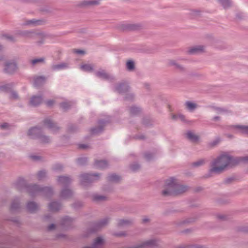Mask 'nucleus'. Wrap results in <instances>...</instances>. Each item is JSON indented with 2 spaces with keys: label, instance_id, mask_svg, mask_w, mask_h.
<instances>
[{
  "label": "nucleus",
  "instance_id": "obj_1",
  "mask_svg": "<svg viewBox=\"0 0 248 248\" xmlns=\"http://www.w3.org/2000/svg\"><path fill=\"white\" fill-rule=\"evenodd\" d=\"M240 162V157H234L228 154L219 155L213 160L209 172L210 174H220L228 168H232Z\"/></svg>",
  "mask_w": 248,
  "mask_h": 248
},
{
  "label": "nucleus",
  "instance_id": "obj_2",
  "mask_svg": "<svg viewBox=\"0 0 248 248\" xmlns=\"http://www.w3.org/2000/svg\"><path fill=\"white\" fill-rule=\"evenodd\" d=\"M165 184V189L162 191L164 196L181 195L189 189L187 186L181 184L179 180L174 177L166 179Z\"/></svg>",
  "mask_w": 248,
  "mask_h": 248
},
{
  "label": "nucleus",
  "instance_id": "obj_3",
  "mask_svg": "<svg viewBox=\"0 0 248 248\" xmlns=\"http://www.w3.org/2000/svg\"><path fill=\"white\" fill-rule=\"evenodd\" d=\"M27 191L31 197L40 193L43 196L50 197L53 194V188L51 187H42L36 184L28 185Z\"/></svg>",
  "mask_w": 248,
  "mask_h": 248
},
{
  "label": "nucleus",
  "instance_id": "obj_4",
  "mask_svg": "<svg viewBox=\"0 0 248 248\" xmlns=\"http://www.w3.org/2000/svg\"><path fill=\"white\" fill-rule=\"evenodd\" d=\"M100 176L99 173H84L79 176L80 184L83 186H87L92 183L98 181Z\"/></svg>",
  "mask_w": 248,
  "mask_h": 248
},
{
  "label": "nucleus",
  "instance_id": "obj_5",
  "mask_svg": "<svg viewBox=\"0 0 248 248\" xmlns=\"http://www.w3.org/2000/svg\"><path fill=\"white\" fill-rule=\"evenodd\" d=\"M4 61L3 65L4 66V71L5 73L8 74H13L15 73L17 69V65L14 61H5L4 56H0V62Z\"/></svg>",
  "mask_w": 248,
  "mask_h": 248
},
{
  "label": "nucleus",
  "instance_id": "obj_6",
  "mask_svg": "<svg viewBox=\"0 0 248 248\" xmlns=\"http://www.w3.org/2000/svg\"><path fill=\"white\" fill-rule=\"evenodd\" d=\"M109 220V218L105 217L99 221L92 223L91 228L89 229L90 232H96L105 227L108 224Z\"/></svg>",
  "mask_w": 248,
  "mask_h": 248
},
{
  "label": "nucleus",
  "instance_id": "obj_7",
  "mask_svg": "<svg viewBox=\"0 0 248 248\" xmlns=\"http://www.w3.org/2000/svg\"><path fill=\"white\" fill-rule=\"evenodd\" d=\"M110 120L108 118L107 119L100 120L98 122V126L91 129V132L93 134H97L102 132L106 124L109 123Z\"/></svg>",
  "mask_w": 248,
  "mask_h": 248
},
{
  "label": "nucleus",
  "instance_id": "obj_8",
  "mask_svg": "<svg viewBox=\"0 0 248 248\" xmlns=\"http://www.w3.org/2000/svg\"><path fill=\"white\" fill-rule=\"evenodd\" d=\"M130 86L126 81H123L117 83L115 86V91L119 93H124L130 90Z\"/></svg>",
  "mask_w": 248,
  "mask_h": 248
},
{
  "label": "nucleus",
  "instance_id": "obj_9",
  "mask_svg": "<svg viewBox=\"0 0 248 248\" xmlns=\"http://www.w3.org/2000/svg\"><path fill=\"white\" fill-rule=\"evenodd\" d=\"M157 245V240L155 239L144 241L141 244L136 245L131 248H152Z\"/></svg>",
  "mask_w": 248,
  "mask_h": 248
},
{
  "label": "nucleus",
  "instance_id": "obj_10",
  "mask_svg": "<svg viewBox=\"0 0 248 248\" xmlns=\"http://www.w3.org/2000/svg\"><path fill=\"white\" fill-rule=\"evenodd\" d=\"M74 219L69 217H63L61 221V226L63 230H67L73 228Z\"/></svg>",
  "mask_w": 248,
  "mask_h": 248
},
{
  "label": "nucleus",
  "instance_id": "obj_11",
  "mask_svg": "<svg viewBox=\"0 0 248 248\" xmlns=\"http://www.w3.org/2000/svg\"><path fill=\"white\" fill-rule=\"evenodd\" d=\"M100 4L99 0H84L78 4V6L83 8H89Z\"/></svg>",
  "mask_w": 248,
  "mask_h": 248
},
{
  "label": "nucleus",
  "instance_id": "obj_12",
  "mask_svg": "<svg viewBox=\"0 0 248 248\" xmlns=\"http://www.w3.org/2000/svg\"><path fill=\"white\" fill-rule=\"evenodd\" d=\"M43 124L54 133H57L60 129V127L50 119H45L43 121Z\"/></svg>",
  "mask_w": 248,
  "mask_h": 248
},
{
  "label": "nucleus",
  "instance_id": "obj_13",
  "mask_svg": "<svg viewBox=\"0 0 248 248\" xmlns=\"http://www.w3.org/2000/svg\"><path fill=\"white\" fill-rule=\"evenodd\" d=\"M204 52L205 46L202 45H198L189 47L187 51V53L190 55H196Z\"/></svg>",
  "mask_w": 248,
  "mask_h": 248
},
{
  "label": "nucleus",
  "instance_id": "obj_14",
  "mask_svg": "<svg viewBox=\"0 0 248 248\" xmlns=\"http://www.w3.org/2000/svg\"><path fill=\"white\" fill-rule=\"evenodd\" d=\"M95 75L99 78L108 81L115 80L113 76L107 73L104 70H101L96 72Z\"/></svg>",
  "mask_w": 248,
  "mask_h": 248
},
{
  "label": "nucleus",
  "instance_id": "obj_15",
  "mask_svg": "<svg viewBox=\"0 0 248 248\" xmlns=\"http://www.w3.org/2000/svg\"><path fill=\"white\" fill-rule=\"evenodd\" d=\"M42 133V129L38 127L35 126L30 129L28 134L32 139H38Z\"/></svg>",
  "mask_w": 248,
  "mask_h": 248
},
{
  "label": "nucleus",
  "instance_id": "obj_16",
  "mask_svg": "<svg viewBox=\"0 0 248 248\" xmlns=\"http://www.w3.org/2000/svg\"><path fill=\"white\" fill-rule=\"evenodd\" d=\"M43 101V98L41 95H33L31 97L29 104L32 106L37 107L40 105Z\"/></svg>",
  "mask_w": 248,
  "mask_h": 248
},
{
  "label": "nucleus",
  "instance_id": "obj_17",
  "mask_svg": "<svg viewBox=\"0 0 248 248\" xmlns=\"http://www.w3.org/2000/svg\"><path fill=\"white\" fill-rule=\"evenodd\" d=\"M26 208L30 213H34L39 210V206L34 202H29L27 203Z\"/></svg>",
  "mask_w": 248,
  "mask_h": 248
},
{
  "label": "nucleus",
  "instance_id": "obj_18",
  "mask_svg": "<svg viewBox=\"0 0 248 248\" xmlns=\"http://www.w3.org/2000/svg\"><path fill=\"white\" fill-rule=\"evenodd\" d=\"M231 127L237 129V133L248 136V126L237 124L232 125Z\"/></svg>",
  "mask_w": 248,
  "mask_h": 248
},
{
  "label": "nucleus",
  "instance_id": "obj_19",
  "mask_svg": "<svg viewBox=\"0 0 248 248\" xmlns=\"http://www.w3.org/2000/svg\"><path fill=\"white\" fill-rule=\"evenodd\" d=\"M73 195L72 190L69 188H64L60 192V197L62 199H68L71 198Z\"/></svg>",
  "mask_w": 248,
  "mask_h": 248
},
{
  "label": "nucleus",
  "instance_id": "obj_20",
  "mask_svg": "<svg viewBox=\"0 0 248 248\" xmlns=\"http://www.w3.org/2000/svg\"><path fill=\"white\" fill-rule=\"evenodd\" d=\"M104 240L101 237H98L94 239L92 246L85 247L83 248H102Z\"/></svg>",
  "mask_w": 248,
  "mask_h": 248
},
{
  "label": "nucleus",
  "instance_id": "obj_21",
  "mask_svg": "<svg viewBox=\"0 0 248 248\" xmlns=\"http://www.w3.org/2000/svg\"><path fill=\"white\" fill-rule=\"evenodd\" d=\"M71 179L66 176H60L58 178V183L63 186H67L71 183Z\"/></svg>",
  "mask_w": 248,
  "mask_h": 248
},
{
  "label": "nucleus",
  "instance_id": "obj_22",
  "mask_svg": "<svg viewBox=\"0 0 248 248\" xmlns=\"http://www.w3.org/2000/svg\"><path fill=\"white\" fill-rule=\"evenodd\" d=\"M27 186L28 185L26 184L25 180L22 178L19 179L15 184V188L19 191H21L24 188H26L27 190Z\"/></svg>",
  "mask_w": 248,
  "mask_h": 248
},
{
  "label": "nucleus",
  "instance_id": "obj_23",
  "mask_svg": "<svg viewBox=\"0 0 248 248\" xmlns=\"http://www.w3.org/2000/svg\"><path fill=\"white\" fill-rule=\"evenodd\" d=\"M133 223V220L129 219H119L117 220V226L118 227H123L129 226Z\"/></svg>",
  "mask_w": 248,
  "mask_h": 248
},
{
  "label": "nucleus",
  "instance_id": "obj_24",
  "mask_svg": "<svg viewBox=\"0 0 248 248\" xmlns=\"http://www.w3.org/2000/svg\"><path fill=\"white\" fill-rule=\"evenodd\" d=\"M169 65L170 66H173L174 68L180 71H184L185 68L181 64H179L177 61L175 60H170L169 61Z\"/></svg>",
  "mask_w": 248,
  "mask_h": 248
},
{
  "label": "nucleus",
  "instance_id": "obj_25",
  "mask_svg": "<svg viewBox=\"0 0 248 248\" xmlns=\"http://www.w3.org/2000/svg\"><path fill=\"white\" fill-rule=\"evenodd\" d=\"M69 67V64L66 62H61L57 64L52 65L51 68L53 71H58L64 69L68 68Z\"/></svg>",
  "mask_w": 248,
  "mask_h": 248
},
{
  "label": "nucleus",
  "instance_id": "obj_26",
  "mask_svg": "<svg viewBox=\"0 0 248 248\" xmlns=\"http://www.w3.org/2000/svg\"><path fill=\"white\" fill-rule=\"evenodd\" d=\"M94 165L97 168L104 169L108 167V164L105 160H96L94 162Z\"/></svg>",
  "mask_w": 248,
  "mask_h": 248
},
{
  "label": "nucleus",
  "instance_id": "obj_27",
  "mask_svg": "<svg viewBox=\"0 0 248 248\" xmlns=\"http://www.w3.org/2000/svg\"><path fill=\"white\" fill-rule=\"evenodd\" d=\"M46 78L45 77L37 76L34 78V85L35 87H39L42 85L46 81Z\"/></svg>",
  "mask_w": 248,
  "mask_h": 248
},
{
  "label": "nucleus",
  "instance_id": "obj_28",
  "mask_svg": "<svg viewBox=\"0 0 248 248\" xmlns=\"http://www.w3.org/2000/svg\"><path fill=\"white\" fill-rule=\"evenodd\" d=\"M186 138L193 142H196L199 140V137L196 135H195L194 133H193L191 131H187L186 134Z\"/></svg>",
  "mask_w": 248,
  "mask_h": 248
},
{
  "label": "nucleus",
  "instance_id": "obj_29",
  "mask_svg": "<svg viewBox=\"0 0 248 248\" xmlns=\"http://www.w3.org/2000/svg\"><path fill=\"white\" fill-rule=\"evenodd\" d=\"M61 206V204L59 202H53L49 203L48 207L51 211L56 212L59 210Z\"/></svg>",
  "mask_w": 248,
  "mask_h": 248
},
{
  "label": "nucleus",
  "instance_id": "obj_30",
  "mask_svg": "<svg viewBox=\"0 0 248 248\" xmlns=\"http://www.w3.org/2000/svg\"><path fill=\"white\" fill-rule=\"evenodd\" d=\"M19 200L18 198L15 199L11 203V210L13 212L17 211L20 209Z\"/></svg>",
  "mask_w": 248,
  "mask_h": 248
},
{
  "label": "nucleus",
  "instance_id": "obj_31",
  "mask_svg": "<svg viewBox=\"0 0 248 248\" xmlns=\"http://www.w3.org/2000/svg\"><path fill=\"white\" fill-rule=\"evenodd\" d=\"M107 180L109 182L119 183L121 180V177L116 174H111L108 176Z\"/></svg>",
  "mask_w": 248,
  "mask_h": 248
},
{
  "label": "nucleus",
  "instance_id": "obj_32",
  "mask_svg": "<svg viewBox=\"0 0 248 248\" xmlns=\"http://www.w3.org/2000/svg\"><path fill=\"white\" fill-rule=\"evenodd\" d=\"M14 86L13 83H11L0 86V91L6 93L10 92Z\"/></svg>",
  "mask_w": 248,
  "mask_h": 248
},
{
  "label": "nucleus",
  "instance_id": "obj_33",
  "mask_svg": "<svg viewBox=\"0 0 248 248\" xmlns=\"http://www.w3.org/2000/svg\"><path fill=\"white\" fill-rule=\"evenodd\" d=\"M45 62V58L44 57H40L35 58L30 61V63L32 66H34L37 64L44 63Z\"/></svg>",
  "mask_w": 248,
  "mask_h": 248
},
{
  "label": "nucleus",
  "instance_id": "obj_34",
  "mask_svg": "<svg viewBox=\"0 0 248 248\" xmlns=\"http://www.w3.org/2000/svg\"><path fill=\"white\" fill-rule=\"evenodd\" d=\"M43 23V21L42 20L32 19L27 21L25 24L26 25L37 26L42 24Z\"/></svg>",
  "mask_w": 248,
  "mask_h": 248
},
{
  "label": "nucleus",
  "instance_id": "obj_35",
  "mask_svg": "<svg viewBox=\"0 0 248 248\" xmlns=\"http://www.w3.org/2000/svg\"><path fill=\"white\" fill-rule=\"evenodd\" d=\"M185 105L186 108L189 111H192L195 110L197 107L196 104L190 102V101H186L185 102Z\"/></svg>",
  "mask_w": 248,
  "mask_h": 248
},
{
  "label": "nucleus",
  "instance_id": "obj_36",
  "mask_svg": "<svg viewBox=\"0 0 248 248\" xmlns=\"http://www.w3.org/2000/svg\"><path fill=\"white\" fill-rule=\"evenodd\" d=\"M38 139L39 140L40 142L43 143H48L51 141L49 136L44 135L42 133L40 135Z\"/></svg>",
  "mask_w": 248,
  "mask_h": 248
},
{
  "label": "nucleus",
  "instance_id": "obj_37",
  "mask_svg": "<svg viewBox=\"0 0 248 248\" xmlns=\"http://www.w3.org/2000/svg\"><path fill=\"white\" fill-rule=\"evenodd\" d=\"M126 68L128 71H133L135 69L134 62L132 60H128L126 63Z\"/></svg>",
  "mask_w": 248,
  "mask_h": 248
},
{
  "label": "nucleus",
  "instance_id": "obj_38",
  "mask_svg": "<svg viewBox=\"0 0 248 248\" xmlns=\"http://www.w3.org/2000/svg\"><path fill=\"white\" fill-rule=\"evenodd\" d=\"M206 162L205 159L202 158L193 162L191 165L192 167L197 168L203 165Z\"/></svg>",
  "mask_w": 248,
  "mask_h": 248
},
{
  "label": "nucleus",
  "instance_id": "obj_39",
  "mask_svg": "<svg viewBox=\"0 0 248 248\" xmlns=\"http://www.w3.org/2000/svg\"><path fill=\"white\" fill-rule=\"evenodd\" d=\"M141 111V109L140 108L135 106H132L130 108V113L132 115H136Z\"/></svg>",
  "mask_w": 248,
  "mask_h": 248
},
{
  "label": "nucleus",
  "instance_id": "obj_40",
  "mask_svg": "<svg viewBox=\"0 0 248 248\" xmlns=\"http://www.w3.org/2000/svg\"><path fill=\"white\" fill-rule=\"evenodd\" d=\"M107 197L102 195H99L97 194L93 195V200L94 202H99L101 201H106Z\"/></svg>",
  "mask_w": 248,
  "mask_h": 248
},
{
  "label": "nucleus",
  "instance_id": "obj_41",
  "mask_svg": "<svg viewBox=\"0 0 248 248\" xmlns=\"http://www.w3.org/2000/svg\"><path fill=\"white\" fill-rule=\"evenodd\" d=\"M212 109H213L214 110L216 111V112L218 114L220 113H230L231 111L225 109L224 108H219V107H211Z\"/></svg>",
  "mask_w": 248,
  "mask_h": 248
},
{
  "label": "nucleus",
  "instance_id": "obj_42",
  "mask_svg": "<svg viewBox=\"0 0 248 248\" xmlns=\"http://www.w3.org/2000/svg\"><path fill=\"white\" fill-rule=\"evenodd\" d=\"M46 177V171L45 170H41L37 173V179L39 181L42 180Z\"/></svg>",
  "mask_w": 248,
  "mask_h": 248
},
{
  "label": "nucleus",
  "instance_id": "obj_43",
  "mask_svg": "<svg viewBox=\"0 0 248 248\" xmlns=\"http://www.w3.org/2000/svg\"><path fill=\"white\" fill-rule=\"evenodd\" d=\"M218 1L225 9L228 8L231 6L230 0H218Z\"/></svg>",
  "mask_w": 248,
  "mask_h": 248
},
{
  "label": "nucleus",
  "instance_id": "obj_44",
  "mask_svg": "<svg viewBox=\"0 0 248 248\" xmlns=\"http://www.w3.org/2000/svg\"><path fill=\"white\" fill-rule=\"evenodd\" d=\"M80 68L82 70L87 72H91L93 70V67L91 64H83L81 65Z\"/></svg>",
  "mask_w": 248,
  "mask_h": 248
},
{
  "label": "nucleus",
  "instance_id": "obj_45",
  "mask_svg": "<svg viewBox=\"0 0 248 248\" xmlns=\"http://www.w3.org/2000/svg\"><path fill=\"white\" fill-rule=\"evenodd\" d=\"M71 106V103L70 102H63L60 104V107L64 110L69 109Z\"/></svg>",
  "mask_w": 248,
  "mask_h": 248
},
{
  "label": "nucleus",
  "instance_id": "obj_46",
  "mask_svg": "<svg viewBox=\"0 0 248 248\" xmlns=\"http://www.w3.org/2000/svg\"><path fill=\"white\" fill-rule=\"evenodd\" d=\"M140 168V164L134 163L130 165V169L133 172H136L139 170Z\"/></svg>",
  "mask_w": 248,
  "mask_h": 248
},
{
  "label": "nucleus",
  "instance_id": "obj_47",
  "mask_svg": "<svg viewBox=\"0 0 248 248\" xmlns=\"http://www.w3.org/2000/svg\"><path fill=\"white\" fill-rule=\"evenodd\" d=\"M1 37L2 38H4L11 42H16V39H15V38L11 35H9V34H3L1 35Z\"/></svg>",
  "mask_w": 248,
  "mask_h": 248
},
{
  "label": "nucleus",
  "instance_id": "obj_48",
  "mask_svg": "<svg viewBox=\"0 0 248 248\" xmlns=\"http://www.w3.org/2000/svg\"><path fill=\"white\" fill-rule=\"evenodd\" d=\"M112 235L116 236V237H125L127 236V233L125 232H113L112 233Z\"/></svg>",
  "mask_w": 248,
  "mask_h": 248
},
{
  "label": "nucleus",
  "instance_id": "obj_49",
  "mask_svg": "<svg viewBox=\"0 0 248 248\" xmlns=\"http://www.w3.org/2000/svg\"><path fill=\"white\" fill-rule=\"evenodd\" d=\"M78 127L74 124H70L68 127V132L69 133H73L77 131Z\"/></svg>",
  "mask_w": 248,
  "mask_h": 248
},
{
  "label": "nucleus",
  "instance_id": "obj_50",
  "mask_svg": "<svg viewBox=\"0 0 248 248\" xmlns=\"http://www.w3.org/2000/svg\"><path fill=\"white\" fill-rule=\"evenodd\" d=\"M87 159L86 157H80L77 159V163L79 165H84L86 163Z\"/></svg>",
  "mask_w": 248,
  "mask_h": 248
},
{
  "label": "nucleus",
  "instance_id": "obj_51",
  "mask_svg": "<svg viewBox=\"0 0 248 248\" xmlns=\"http://www.w3.org/2000/svg\"><path fill=\"white\" fill-rule=\"evenodd\" d=\"M144 158L148 161H149L153 159L154 155L150 153H146L144 155Z\"/></svg>",
  "mask_w": 248,
  "mask_h": 248
},
{
  "label": "nucleus",
  "instance_id": "obj_52",
  "mask_svg": "<svg viewBox=\"0 0 248 248\" xmlns=\"http://www.w3.org/2000/svg\"><path fill=\"white\" fill-rule=\"evenodd\" d=\"M53 169L55 171H61L63 169V166L60 164H56L53 166Z\"/></svg>",
  "mask_w": 248,
  "mask_h": 248
},
{
  "label": "nucleus",
  "instance_id": "obj_53",
  "mask_svg": "<svg viewBox=\"0 0 248 248\" xmlns=\"http://www.w3.org/2000/svg\"><path fill=\"white\" fill-rule=\"evenodd\" d=\"M10 93H11V95H10L11 98L13 99H17L18 98V95L17 92L12 90Z\"/></svg>",
  "mask_w": 248,
  "mask_h": 248
},
{
  "label": "nucleus",
  "instance_id": "obj_54",
  "mask_svg": "<svg viewBox=\"0 0 248 248\" xmlns=\"http://www.w3.org/2000/svg\"><path fill=\"white\" fill-rule=\"evenodd\" d=\"M134 98V95L133 93H127L124 97V100L127 101H132Z\"/></svg>",
  "mask_w": 248,
  "mask_h": 248
},
{
  "label": "nucleus",
  "instance_id": "obj_55",
  "mask_svg": "<svg viewBox=\"0 0 248 248\" xmlns=\"http://www.w3.org/2000/svg\"><path fill=\"white\" fill-rule=\"evenodd\" d=\"M83 206V203L81 202H77L73 204V207L75 209H78Z\"/></svg>",
  "mask_w": 248,
  "mask_h": 248
},
{
  "label": "nucleus",
  "instance_id": "obj_56",
  "mask_svg": "<svg viewBox=\"0 0 248 248\" xmlns=\"http://www.w3.org/2000/svg\"><path fill=\"white\" fill-rule=\"evenodd\" d=\"M143 124L146 126H148L152 124L151 121L149 118H144L142 121Z\"/></svg>",
  "mask_w": 248,
  "mask_h": 248
},
{
  "label": "nucleus",
  "instance_id": "obj_57",
  "mask_svg": "<svg viewBox=\"0 0 248 248\" xmlns=\"http://www.w3.org/2000/svg\"><path fill=\"white\" fill-rule=\"evenodd\" d=\"M130 28L133 30H137L141 28V25L140 24H132L130 25Z\"/></svg>",
  "mask_w": 248,
  "mask_h": 248
},
{
  "label": "nucleus",
  "instance_id": "obj_58",
  "mask_svg": "<svg viewBox=\"0 0 248 248\" xmlns=\"http://www.w3.org/2000/svg\"><path fill=\"white\" fill-rule=\"evenodd\" d=\"M10 124L7 123H4L0 125V128L2 129H9L10 127Z\"/></svg>",
  "mask_w": 248,
  "mask_h": 248
},
{
  "label": "nucleus",
  "instance_id": "obj_59",
  "mask_svg": "<svg viewBox=\"0 0 248 248\" xmlns=\"http://www.w3.org/2000/svg\"><path fill=\"white\" fill-rule=\"evenodd\" d=\"M45 103L47 107H50L53 105L54 104V101L53 100H49L46 101Z\"/></svg>",
  "mask_w": 248,
  "mask_h": 248
},
{
  "label": "nucleus",
  "instance_id": "obj_60",
  "mask_svg": "<svg viewBox=\"0 0 248 248\" xmlns=\"http://www.w3.org/2000/svg\"><path fill=\"white\" fill-rule=\"evenodd\" d=\"M73 52L78 54H84L85 53L84 50L80 49H74Z\"/></svg>",
  "mask_w": 248,
  "mask_h": 248
},
{
  "label": "nucleus",
  "instance_id": "obj_61",
  "mask_svg": "<svg viewBox=\"0 0 248 248\" xmlns=\"http://www.w3.org/2000/svg\"><path fill=\"white\" fill-rule=\"evenodd\" d=\"M233 180L234 178H228L224 180V183L227 184H230L233 181Z\"/></svg>",
  "mask_w": 248,
  "mask_h": 248
},
{
  "label": "nucleus",
  "instance_id": "obj_62",
  "mask_svg": "<svg viewBox=\"0 0 248 248\" xmlns=\"http://www.w3.org/2000/svg\"><path fill=\"white\" fill-rule=\"evenodd\" d=\"M33 33L32 32L29 31H26L24 32L22 34L24 36H27V37H30L31 36V34Z\"/></svg>",
  "mask_w": 248,
  "mask_h": 248
},
{
  "label": "nucleus",
  "instance_id": "obj_63",
  "mask_svg": "<svg viewBox=\"0 0 248 248\" xmlns=\"http://www.w3.org/2000/svg\"><path fill=\"white\" fill-rule=\"evenodd\" d=\"M241 162H248V156L240 157Z\"/></svg>",
  "mask_w": 248,
  "mask_h": 248
},
{
  "label": "nucleus",
  "instance_id": "obj_64",
  "mask_svg": "<svg viewBox=\"0 0 248 248\" xmlns=\"http://www.w3.org/2000/svg\"><path fill=\"white\" fill-rule=\"evenodd\" d=\"M55 228V224H50V225H49L47 227V230L48 231H51V230H52L53 229H54Z\"/></svg>",
  "mask_w": 248,
  "mask_h": 248
}]
</instances>
